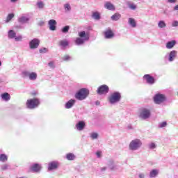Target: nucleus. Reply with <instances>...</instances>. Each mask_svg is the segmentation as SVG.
<instances>
[{"mask_svg":"<svg viewBox=\"0 0 178 178\" xmlns=\"http://www.w3.org/2000/svg\"><path fill=\"white\" fill-rule=\"evenodd\" d=\"M78 35L79 38H76L75 40V44L76 45H83L84 42L90 40V34L88 33V32L82 31L81 32H79Z\"/></svg>","mask_w":178,"mask_h":178,"instance_id":"f257e3e1","label":"nucleus"},{"mask_svg":"<svg viewBox=\"0 0 178 178\" xmlns=\"http://www.w3.org/2000/svg\"><path fill=\"white\" fill-rule=\"evenodd\" d=\"M90 95V90L87 88H81L75 93V98L78 101H84Z\"/></svg>","mask_w":178,"mask_h":178,"instance_id":"f03ea898","label":"nucleus"},{"mask_svg":"<svg viewBox=\"0 0 178 178\" xmlns=\"http://www.w3.org/2000/svg\"><path fill=\"white\" fill-rule=\"evenodd\" d=\"M143 147V141L140 139L132 140L129 145V151H138Z\"/></svg>","mask_w":178,"mask_h":178,"instance_id":"7ed1b4c3","label":"nucleus"},{"mask_svg":"<svg viewBox=\"0 0 178 178\" xmlns=\"http://www.w3.org/2000/svg\"><path fill=\"white\" fill-rule=\"evenodd\" d=\"M138 117L142 120H147V119H149L151 118V109L148 108H142L139 111Z\"/></svg>","mask_w":178,"mask_h":178,"instance_id":"20e7f679","label":"nucleus"},{"mask_svg":"<svg viewBox=\"0 0 178 178\" xmlns=\"http://www.w3.org/2000/svg\"><path fill=\"white\" fill-rule=\"evenodd\" d=\"M120 99H122V95L119 92H114L111 93L108 97V101L112 105L118 104V102H120Z\"/></svg>","mask_w":178,"mask_h":178,"instance_id":"39448f33","label":"nucleus"},{"mask_svg":"<svg viewBox=\"0 0 178 178\" xmlns=\"http://www.w3.org/2000/svg\"><path fill=\"white\" fill-rule=\"evenodd\" d=\"M38 105H40L38 99H30L26 102V106L29 109H35V108H38Z\"/></svg>","mask_w":178,"mask_h":178,"instance_id":"423d86ee","label":"nucleus"},{"mask_svg":"<svg viewBox=\"0 0 178 178\" xmlns=\"http://www.w3.org/2000/svg\"><path fill=\"white\" fill-rule=\"evenodd\" d=\"M154 104L157 105H161L166 101V97L163 94L157 93L154 96Z\"/></svg>","mask_w":178,"mask_h":178,"instance_id":"0eeeda50","label":"nucleus"},{"mask_svg":"<svg viewBox=\"0 0 178 178\" xmlns=\"http://www.w3.org/2000/svg\"><path fill=\"white\" fill-rule=\"evenodd\" d=\"M23 77H29L31 81H35L37 80V72H30L29 71L24 70L22 72Z\"/></svg>","mask_w":178,"mask_h":178,"instance_id":"6e6552de","label":"nucleus"},{"mask_svg":"<svg viewBox=\"0 0 178 178\" xmlns=\"http://www.w3.org/2000/svg\"><path fill=\"white\" fill-rule=\"evenodd\" d=\"M177 58V51L172 50L165 56V59L168 62H173Z\"/></svg>","mask_w":178,"mask_h":178,"instance_id":"1a4fd4ad","label":"nucleus"},{"mask_svg":"<svg viewBox=\"0 0 178 178\" xmlns=\"http://www.w3.org/2000/svg\"><path fill=\"white\" fill-rule=\"evenodd\" d=\"M143 80H145L149 86H154L156 81L155 78L149 74H145L143 76Z\"/></svg>","mask_w":178,"mask_h":178,"instance_id":"9d476101","label":"nucleus"},{"mask_svg":"<svg viewBox=\"0 0 178 178\" xmlns=\"http://www.w3.org/2000/svg\"><path fill=\"white\" fill-rule=\"evenodd\" d=\"M97 92L99 95L108 94L109 92V87L106 85H102L97 88Z\"/></svg>","mask_w":178,"mask_h":178,"instance_id":"9b49d317","label":"nucleus"},{"mask_svg":"<svg viewBox=\"0 0 178 178\" xmlns=\"http://www.w3.org/2000/svg\"><path fill=\"white\" fill-rule=\"evenodd\" d=\"M108 166L111 170H120V165H119V163L113 161H110L108 163Z\"/></svg>","mask_w":178,"mask_h":178,"instance_id":"f8f14e48","label":"nucleus"},{"mask_svg":"<svg viewBox=\"0 0 178 178\" xmlns=\"http://www.w3.org/2000/svg\"><path fill=\"white\" fill-rule=\"evenodd\" d=\"M40 47V39L34 38L29 42V48L31 49H37Z\"/></svg>","mask_w":178,"mask_h":178,"instance_id":"ddd939ff","label":"nucleus"},{"mask_svg":"<svg viewBox=\"0 0 178 178\" xmlns=\"http://www.w3.org/2000/svg\"><path fill=\"white\" fill-rule=\"evenodd\" d=\"M104 35L106 40H111L115 37V33H113L111 29H108L104 32Z\"/></svg>","mask_w":178,"mask_h":178,"instance_id":"4468645a","label":"nucleus"},{"mask_svg":"<svg viewBox=\"0 0 178 178\" xmlns=\"http://www.w3.org/2000/svg\"><path fill=\"white\" fill-rule=\"evenodd\" d=\"M19 23H22L23 24L29 23L30 22V16L29 14H24L18 18Z\"/></svg>","mask_w":178,"mask_h":178,"instance_id":"2eb2a0df","label":"nucleus"},{"mask_svg":"<svg viewBox=\"0 0 178 178\" xmlns=\"http://www.w3.org/2000/svg\"><path fill=\"white\" fill-rule=\"evenodd\" d=\"M57 24H58V22H56V20H55V19L49 20V22H48L49 29L51 31H55V30H56Z\"/></svg>","mask_w":178,"mask_h":178,"instance_id":"dca6fc26","label":"nucleus"},{"mask_svg":"<svg viewBox=\"0 0 178 178\" xmlns=\"http://www.w3.org/2000/svg\"><path fill=\"white\" fill-rule=\"evenodd\" d=\"M59 168V162L51 161L48 164V170H56Z\"/></svg>","mask_w":178,"mask_h":178,"instance_id":"f3484780","label":"nucleus"},{"mask_svg":"<svg viewBox=\"0 0 178 178\" xmlns=\"http://www.w3.org/2000/svg\"><path fill=\"white\" fill-rule=\"evenodd\" d=\"M85 127H86V122L84 121H79L75 125V129H76L78 131H83Z\"/></svg>","mask_w":178,"mask_h":178,"instance_id":"a211bd4d","label":"nucleus"},{"mask_svg":"<svg viewBox=\"0 0 178 178\" xmlns=\"http://www.w3.org/2000/svg\"><path fill=\"white\" fill-rule=\"evenodd\" d=\"M159 175V169H152L149 171V178H156Z\"/></svg>","mask_w":178,"mask_h":178,"instance_id":"6ab92c4d","label":"nucleus"},{"mask_svg":"<svg viewBox=\"0 0 178 178\" xmlns=\"http://www.w3.org/2000/svg\"><path fill=\"white\" fill-rule=\"evenodd\" d=\"M31 170L32 172H35V173H38V172H40V170H41V165H40L38 163L33 164L31 166Z\"/></svg>","mask_w":178,"mask_h":178,"instance_id":"aec40b11","label":"nucleus"},{"mask_svg":"<svg viewBox=\"0 0 178 178\" xmlns=\"http://www.w3.org/2000/svg\"><path fill=\"white\" fill-rule=\"evenodd\" d=\"M75 104H76L75 99H70L65 104V109H70L73 108V106H74Z\"/></svg>","mask_w":178,"mask_h":178,"instance_id":"412c9836","label":"nucleus"},{"mask_svg":"<svg viewBox=\"0 0 178 178\" xmlns=\"http://www.w3.org/2000/svg\"><path fill=\"white\" fill-rule=\"evenodd\" d=\"M104 8L106 9H108V10H115L116 9L115 8V6L109 1H107V2L105 3Z\"/></svg>","mask_w":178,"mask_h":178,"instance_id":"4be33fe9","label":"nucleus"},{"mask_svg":"<svg viewBox=\"0 0 178 178\" xmlns=\"http://www.w3.org/2000/svg\"><path fill=\"white\" fill-rule=\"evenodd\" d=\"M128 24L133 29H136V27H137V22H136V19H134V18H129L128 19Z\"/></svg>","mask_w":178,"mask_h":178,"instance_id":"5701e85b","label":"nucleus"},{"mask_svg":"<svg viewBox=\"0 0 178 178\" xmlns=\"http://www.w3.org/2000/svg\"><path fill=\"white\" fill-rule=\"evenodd\" d=\"M176 45V40L169 41L166 43L165 47L167 49H172Z\"/></svg>","mask_w":178,"mask_h":178,"instance_id":"b1692460","label":"nucleus"},{"mask_svg":"<svg viewBox=\"0 0 178 178\" xmlns=\"http://www.w3.org/2000/svg\"><path fill=\"white\" fill-rule=\"evenodd\" d=\"M8 36L10 40H13L16 37V32L13 30H10L8 32Z\"/></svg>","mask_w":178,"mask_h":178,"instance_id":"393cba45","label":"nucleus"},{"mask_svg":"<svg viewBox=\"0 0 178 178\" xmlns=\"http://www.w3.org/2000/svg\"><path fill=\"white\" fill-rule=\"evenodd\" d=\"M1 98L3 101L8 102L10 99V95H9L8 92H5L1 95Z\"/></svg>","mask_w":178,"mask_h":178,"instance_id":"a878e982","label":"nucleus"},{"mask_svg":"<svg viewBox=\"0 0 178 178\" xmlns=\"http://www.w3.org/2000/svg\"><path fill=\"white\" fill-rule=\"evenodd\" d=\"M90 137L91 140H98V138L99 137V134L97 132H92L90 134Z\"/></svg>","mask_w":178,"mask_h":178,"instance_id":"bb28decb","label":"nucleus"},{"mask_svg":"<svg viewBox=\"0 0 178 178\" xmlns=\"http://www.w3.org/2000/svg\"><path fill=\"white\" fill-rule=\"evenodd\" d=\"M66 159L67 161H74L76 159V156L72 153H68L66 155Z\"/></svg>","mask_w":178,"mask_h":178,"instance_id":"cd10ccee","label":"nucleus"},{"mask_svg":"<svg viewBox=\"0 0 178 178\" xmlns=\"http://www.w3.org/2000/svg\"><path fill=\"white\" fill-rule=\"evenodd\" d=\"M59 45L62 47V48H65L69 45V42L67 40H63L59 42Z\"/></svg>","mask_w":178,"mask_h":178,"instance_id":"c85d7f7f","label":"nucleus"},{"mask_svg":"<svg viewBox=\"0 0 178 178\" xmlns=\"http://www.w3.org/2000/svg\"><path fill=\"white\" fill-rule=\"evenodd\" d=\"M92 17L95 19V20H99L101 19V14L98 12L92 13Z\"/></svg>","mask_w":178,"mask_h":178,"instance_id":"c756f323","label":"nucleus"},{"mask_svg":"<svg viewBox=\"0 0 178 178\" xmlns=\"http://www.w3.org/2000/svg\"><path fill=\"white\" fill-rule=\"evenodd\" d=\"M122 17V15L119 13H115L111 17V20H113L114 22H118L119 19Z\"/></svg>","mask_w":178,"mask_h":178,"instance_id":"7c9ffc66","label":"nucleus"},{"mask_svg":"<svg viewBox=\"0 0 178 178\" xmlns=\"http://www.w3.org/2000/svg\"><path fill=\"white\" fill-rule=\"evenodd\" d=\"M149 149H156L157 145L155 143V142H151L150 143L148 144L147 145Z\"/></svg>","mask_w":178,"mask_h":178,"instance_id":"2f4dec72","label":"nucleus"},{"mask_svg":"<svg viewBox=\"0 0 178 178\" xmlns=\"http://www.w3.org/2000/svg\"><path fill=\"white\" fill-rule=\"evenodd\" d=\"M158 27L159 29H165V27H166V23L165 22V21H159L158 23Z\"/></svg>","mask_w":178,"mask_h":178,"instance_id":"473e14b6","label":"nucleus"},{"mask_svg":"<svg viewBox=\"0 0 178 178\" xmlns=\"http://www.w3.org/2000/svg\"><path fill=\"white\" fill-rule=\"evenodd\" d=\"M0 161L1 162H6L8 161V156L3 154H0Z\"/></svg>","mask_w":178,"mask_h":178,"instance_id":"72a5a7b5","label":"nucleus"},{"mask_svg":"<svg viewBox=\"0 0 178 178\" xmlns=\"http://www.w3.org/2000/svg\"><path fill=\"white\" fill-rule=\"evenodd\" d=\"M36 5L39 9H44V7L45 6V4L41 1H38Z\"/></svg>","mask_w":178,"mask_h":178,"instance_id":"f704fd0d","label":"nucleus"},{"mask_svg":"<svg viewBox=\"0 0 178 178\" xmlns=\"http://www.w3.org/2000/svg\"><path fill=\"white\" fill-rule=\"evenodd\" d=\"M13 17H15V14L13 13L8 14V15L7 16L6 22L9 23V22H10L13 19Z\"/></svg>","mask_w":178,"mask_h":178,"instance_id":"c9c22d12","label":"nucleus"},{"mask_svg":"<svg viewBox=\"0 0 178 178\" xmlns=\"http://www.w3.org/2000/svg\"><path fill=\"white\" fill-rule=\"evenodd\" d=\"M128 7L131 10H136V9H137V6L133 3H128Z\"/></svg>","mask_w":178,"mask_h":178,"instance_id":"e433bc0d","label":"nucleus"},{"mask_svg":"<svg viewBox=\"0 0 178 178\" xmlns=\"http://www.w3.org/2000/svg\"><path fill=\"white\" fill-rule=\"evenodd\" d=\"M63 60H65V62H67L69 60H72V57L69 55H65L62 58Z\"/></svg>","mask_w":178,"mask_h":178,"instance_id":"4c0bfd02","label":"nucleus"},{"mask_svg":"<svg viewBox=\"0 0 178 178\" xmlns=\"http://www.w3.org/2000/svg\"><path fill=\"white\" fill-rule=\"evenodd\" d=\"M1 169L3 170H8V169H10V165L9 164H3L1 165Z\"/></svg>","mask_w":178,"mask_h":178,"instance_id":"58836bf2","label":"nucleus"},{"mask_svg":"<svg viewBox=\"0 0 178 178\" xmlns=\"http://www.w3.org/2000/svg\"><path fill=\"white\" fill-rule=\"evenodd\" d=\"M64 9L66 12H70V9H72V7H70V4L66 3L64 5Z\"/></svg>","mask_w":178,"mask_h":178,"instance_id":"ea45409f","label":"nucleus"},{"mask_svg":"<svg viewBox=\"0 0 178 178\" xmlns=\"http://www.w3.org/2000/svg\"><path fill=\"white\" fill-rule=\"evenodd\" d=\"M70 27L69 26H65L62 29V33H68Z\"/></svg>","mask_w":178,"mask_h":178,"instance_id":"a19ab883","label":"nucleus"},{"mask_svg":"<svg viewBox=\"0 0 178 178\" xmlns=\"http://www.w3.org/2000/svg\"><path fill=\"white\" fill-rule=\"evenodd\" d=\"M39 52L40 54H47V52H48V49L43 47L39 50Z\"/></svg>","mask_w":178,"mask_h":178,"instance_id":"79ce46f5","label":"nucleus"},{"mask_svg":"<svg viewBox=\"0 0 178 178\" xmlns=\"http://www.w3.org/2000/svg\"><path fill=\"white\" fill-rule=\"evenodd\" d=\"M167 125H168V123H166V122H161V123H160V124H159V127L160 129H162V128H163V127H166Z\"/></svg>","mask_w":178,"mask_h":178,"instance_id":"37998d69","label":"nucleus"},{"mask_svg":"<svg viewBox=\"0 0 178 178\" xmlns=\"http://www.w3.org/2000/svg\"><path fill=\"white\" fill-rule=\"evenodd\" d=\"M14 38H15V41L19 42V41H22L23 40V36L19 35L18 36H15Z\"/></svg>","mask_w":178,"mask_h":178,"instance_id":"c03bdc74","label":"nucleus"},{"mask_svg":"<svg viewBox=\"0 0 178 178\" xmlns=\"http://www.w3.org/2000/svg\"><path fill=\"white\" fill-rule=\"evenodd\" d=\"M48 65L51 69H55V63L54 61H50Z\"/></svg>","mask_w":178,"mask_h":178,"instance_id":"a18cd8bd","label":"nucleus"},{"mask_svg":"<svg viewBox=\"0 0 178 178\" xmlns=\"http://www.w3.org/2000/svg\"><path fill=\"white\" fill-rule=\"evenodd\" d=\"M138 178H145V172H139L138 174Z\"/></svg>","mask_w":178,"mask_h":178,"instance_id":"49530a36","label":"nucleus"},{"mask_svg":"<svg viewBox=\"0 0 178 178\" xmlns=\"http://www.w3.org/2000/svg\"><path fill=\"white\" fill-rule=\"evenodd\" d=\"M172 27H177V26H178V22H177V21H174V22H172Z\"/></svg>","mask_w":178,"mask_h":178,"instance_id":"de8ad7c7","label":"nucleus"},{"mask_svg":"<svg viewBox=\"0 0 178 178\" xmlns=\"http://www.w3.org/2000/svg\"><path fill=\"white\" fill-rule=\"evenodd\" d=\"M96 155H97V158H101L102 153L101 152H97Z\"/></svg>","mask_w":178,"mask_h":178,"instance_id":"09e8293b","label":"nucleus"},{"mask_svg":"<svg viewBox=\"0 0 178 178\" xmlns=\"http://www.w3.org/2000/svg\"><path fill=\"white\" fill-rule=\"evenodd\" d=\"M177 0H168V3H175Z\"/></svg>","mask_w":178,"mask_h":178,"instance_id":"8fccbe9b","label":"nucleus"},{"mask_svg":"<svg viewBox=\"0 0 178 178\" xmlns=\"http://www.w3.org/2000/svg\"><path fill=\"white\" fill-rule=\"evenodd\" d=\"M174 10H178V5L174 7Z\"/></svg>","mask_w":178,"mask_h":178,"instance_id":"3c124183","label":"nucleus"},{"mask_svg":"<svg viewBox=\"0 0 178 178\" xmlns=\"http://www.w3.org/2000/svg\"><path fill=\"white\" fill-rule=\"evenodd\" d=\"M39 26H44V22H40L39 23Z\"/></svg>","mask_w":178,"mask_h":178,"instance_id":"603ef678","label":"nucleus"},{"mask_svg":"<svg viewBox=\"0 0 178 178\" xmlns=\"http://www.w3.org/2000/svg\"><path fill=\"white\" fill-rule=\"evenodd\" d=\"M101 104V102H99V101H97L95 102V105H99Z\"/></svg>","mask_w":178,"mask_h":178,"instance_id":"864d4df0","label":"nucleus"},{"mask_svg":"<svg viewBox=\"0 0 178 178\" xmlns=\"http://www.w3.org/2000/svg\"><path fill=\"white\" fill-rule=\"evenodd\" d=\"M10 2H12L13 3H16V1H17V0H10Z\"/></svg>","mask_w":178,"mask_h":178,"instance_id":"5fc2aeb1","label":"nucleus"},{"mask_svg":"<svg viewBox=\"0 0 178 178\" xmlns=\"http://www.w3.org/2000/svg\"><path fill=\"white\" fill-rule=\"evenodd\" d=\"M102 170H106V167H104L102 168Z\"/></svg>","mask_w":178,"mask_h":178,"instance_id":"6e6d98bb","label":"nucleus"},{"mask_svg":"<svg viewBox=\"0 0 178 178\" xmlns=\"http://www.w3.org/2000/svg\"><path fill=\"white\" fill-rule=\"evenodd\" d=\"M163 13H164V15H168V13L166 12V10H164Z\"/></svg>","mask_w":178,"mask_h":178,"instance_id":"4d7b16f0","label":"nucleus"},{"mask_svg":"<svg viewBox=\"0 0 178 178\" xmlns=\"http://www.w3.org/2000/svg\"><path fill=\"white\" fill-rule=\"evenodd\" d=\"M2 66V62L0 61V67Z\"/></svg>","mask_w":178,"mask_h":178,"instance_id":"13d9d810","label":"nucleus"},{"mask_svg":"<svg viewBox=\"0 0 178 178\" xmlns=\"http://www.w3.org/2000/svg\"><path fill=\"white\" fill-rule=\"evenodd\" d=\"M128 129H131V126H129V127H128Z\"/></svg>","mask_w":178,"mask_h":178,"instance_id":"bf43d9fd","label":"nucleus"}]
</instances>
